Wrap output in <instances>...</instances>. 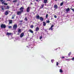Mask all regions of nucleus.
<instances>
[{
  "mask_svg": "<svg viewBox=\"0 0 74 74\" xmlns=\"http://www.w3.org/2000/svg\"><path fill=\"white\" fill-rule=\"evenodd\" d=\"M17 24H14L13 26V29L14 30H16L17 28Z\"/></svg>",
  "mask_w": 74,
  "mask_h": 74,
  "instance_id": "1",
  "label": "nucleus"
},
{
  "mask_svg": "<svg viewBox=\"0 0 74 74\" xmlns=\"http://www.w3.org/2000/svg\"><path fill=\"white\" fill-rule=\"evenodd\" d=\"M1 28H3V29H5L6 27V26L4 24H1Z\"/></svg>",
  "mask_w": 74,
  "mask_h": 74,
  "instance_id": "2",
  "label": "nucleus"
},
{
  "mask_svg": "<svg viewBox=\"0 0 74 74\" xmlns=\"http://www.w3.org/2000/svg\"><path fill=\"white\" fill-rule=\"evenodd\" d=\"M23 10H22V11H18L17 12V15H21L22 12H23Z\"/></svg>",
  "mask_w": 74,
  "mask_h": 74,
  "instance_id": "3",
  "label": "nucleus"
},
{
  "mask_svg": "<svg viewBox=\"0 0 74 74\" xmlns=\"http://www.w3.org/2000/svg\"><path fill=\"white\" fill-rule=\"evenodd\" d=\"M30 7H28L27 8V11L28 12H29V11H30Z\"/></svg>",
  "mask_w": 74,
  "mask_h": 74,
  "instance_id": "4",
  "label": "nucleus"
},
{
  "mask_svg": "<svg viewBox=\"0 0 74 74\" xmlns=\"http://www.w3.org/2000/svg\"><path fill=\"white\" fill-rule=\"evenodd\" d=\"M20 10L22 12V11H23L22 12H23V7H21L20 9Z\"/></svg>",
  "mask_w": 74,
  "mask_h": 74,
  "instance_id": "5",
  "label": "nucleus"
},
{
  "mask_svg": "<svg viewBox=\"0 0 74 74\" xmlns=\"http://www.w3.org/2000/svg\"><path fill=\"white\" fill-rule=\"evenodd\" d=\"M39 18L41 21H44V18L42 17H40Z\"/></svg>",
  "mask_w": 74,
  "mask_h": 74,
  "instance_id": "6",
  "label": "nucleus"
},
{
  "mask_svg": "<svg viewBox=\"0 0 74 74\" xmlns=\"http://www.w3.org/2000/svg\"><path fill=\"white\" fill-rule=\"evenodd\" d=\"M12 33H8V32H7L6 33V35H7L8 36H11V35Z\"/></svg>",
  "mask_w": 74,
  "mask_h": 74,
  "instance_id": "7",
  "label": "nucleus"
},
{
  "mask_svg": "<svg viewBox=\"0 0 74 74\" xmlns=\"http://www.w3.org/2000/svg\"><path fill=\"white\" fill-rule=\"evenodd\" d=\"M58 6H57V5H54V8L55 9H57V8H58Z\"/></svg>",
  "mask_w": 74,
  "mask_h": 74,
  "instance_id": "8",
  "label": "nucleus"
},
{
  "mask_svg": "<svg viewBox=\"0 0 74 74\" xmlns=\"http://www.w3.org/2000/svg\"><path fill=\"white\" fill-rule=\"evenodd\" d=\"M39 29L38 28V27H37L35 29L36 31V32H38V30H39Z\"/></svg>",
  "mask_w": 74,
  "mask_h": 74,
  "instance_id": "9",
  "label": "nucleus"
},
{
  "mask_svg": "<svg viewBox=\"0 0 74 74\" xmlns=\"http://www.w3.org/2000/svg\"><path fill=\"white\" fill-rule=\"evenodd\" d=\"M1 7L2 10H4V8H5V6H1Z\"/></svg>",
  "mask_w": 74,
  "mask_h": 74,
  "instance_id": "10",
  "label": "nucleus"
},
{
  "mask_svg": "<svg viewBox=\"0 0 74 74\" xmlns=\"http://www.w3.org/2000/svg\"><path fill=\"white\" fill-rule=\"evenodd\" d=\"M65 11L66 12H69L70 11V9L69 8H68L67 9H66Z\"/></svg>",
  "mask_w": 74,
  "mask_h": 74,
  "instance_id": "11",
  "label": "nucleus"
},
{
  "mask_svg": "<svg viewBox=\"0 0 74 74\" xmlns=\"http://www.w3.org/2000/svg\"><path fill=\"white\" fill-rule=\"evenodd\" d=\"M43 25L44 26H46V23L44 21L43 22Z\"/></svg>",
  "mask_w": 74,
  "mask_h": 74,
  "instance_id": "12",
  "label": "nucleus"
},
{
  "mask_svg": "<svg viewBox=\"0 0 74 74\" xmlns=\"http://www.w3.org/2000/svg\"><path fill=\"white\" fill-rule=\"evenodd\" d=\"M8 11H6L5 13V14L6 15H8Z\"/></svg>",
  "mask_w": 74,
  "mask_h": 74,
  "instance_id": "13",
  "label": "nucleus"
},
{
  "mask_svg": "<svg viewBox=\"0 0 74 74\" xmlns=\"http://www.w3.org/2000/svg\"><path fill=\"white\" fill-rule=\"evenodd\" d=\"M9 24H11V23H12V20H9Z\"/></svg>",
  "mask_w": 74,
  "mask_h": 74,
  "instance_id": "14",
  "label": "nucleus"
},
{
  "mask_svg": "<svg viewBox=\"0 0 74 74\" xmlns=\"http://www.w3.org/2000/svg\"><path fill=\"white\" fill-rule=\"evenodd\" d=\"M24 35V34H23V33H21V34L20 35V37H23V36Z\"/></svg>",
  "mask_w": 74,
  "mask_h": 74,
  "instance_id": "15",
  "label": "nucleus"
},
{
  "mask_svg": "<svg viewBox=\"0 0 74 74\" xmlns=\"http://www.w3.org/2000/svg\"><path fill=\"white\" fill-rule=\"evenodd\" d=\"M29 32H30V33H33V31H32V30L31 29H29Z\"/></svg>",
  "mask_w": 74,
  "mask_h": 74,
  "instance_id": "16",
  "label": "nucleus"
},
{
  "mask_svg": "<svg viewBox=\"0 0 74 74\" xmlns=\"http://www.w3.org/2000/svg\"><path fill=\"white\" fill-rule=\"evenodd\" d=\"M36 17L37 19H40V16H39V15L37 16H36Z\"/></svg>",
  "mask_w": 74,
  "mask_h": 74,
  "instance_id": "17",
  "label": "nucleus"
},
{
  "mask_svg": "<svg viewBox=\"0 0 74 74\" xmlns=\"http://www.w3.org/2000/svg\"><path fill=\"white\" fill-rule=\"evenodd\" d=\"M18 33H20L21 32V30L20 29H18Z\"/></svg>",
  "mask_w": 74,
  "mask_h": 74,
  "instance_id": "18",
  "label": "nucleus"
},
{
  "mask_svg": "<svg viewBox=\"0 0 74 74\" xmlns=\"http://www.w3.org/2000/svg\"><path fill=\"white\" fill-rule=\"evenodd\" d=\"M44 7V4L41 5V6L40 7V8H42Z\"/></svg>",
  "mask_w": 74,
  "mask_h": 74,
  "instance_id": "19",
  "label": "nucleus"
},
{
  "mask_svg": "<svg viewBox=\"0 0 74 74\" xmlns=\"http://www.w3.org/2000/svg\"><path fill=\"white\" fill-rule=\"evenodd\" d=\"M47 0H44V3H47Z\"/></svg>",
  "mask_w": 74,
  "mask_h": 74,
  "instance_id": "20",
  "label": "nucleus"
},
{
  "mask_svg": "<svg viewBox=\"0 0 74 74\" xmlns=\"http://www.w3.org/2000/svg\"><path fill=\"white\" fill-rule=\"evenodd\" d=\"M60 73H63V70L62 69H60Z\"/></svg>",
  "mask_w": 74,
  "mask_h": 74,
  "instance_id": "21",
  "label": "nucleus"
},
{
  "mask_svg": "<svg viewBox=\"0 0 74 74\" xmlns=\"http://www.w3.org/2000/svg\"><path fill=\"white\" fill-rule=\"evenodd\" d=\"M66 60H67V61H70V60H71L70 59H66Z\"/></svg>",
  "mask_w": 74,
  "mask_h": 74,
  "instance_id": "22",
  "label": "nucleus"
},
{
  "mask_svg": "<svg viewBox=\"0 0 74 74\" xmlns=\"http://www.w3.org/2000/svg\"><path fill=\"white\" fill-rule=\"evenodd\" d=\"M53 28L50 27V28L49 29V30H53Z\"/></svg>",
  "mask_w": 74,
  "mask_h": 74,
  "instance_id": "23",
  "label": "nucleus"
},
{
  "mask_svg": "<svg viewBox=\"0 0 74 74\" xmlns=\"http://www.w3.org/2000/svg\"><path fill=\"white\" fill-rule=\"evenodd\" d=\"M50 22V21H49V20H47V21H46V23H49Z\"/></svg>",
  "mask_w": 74,
  "mask_h": 74,
  "instance_id": "24",
  "label": "nucleus"
},
{
  "mask_svg": "<svg viewBox=\"0 0 74 74\" xmlns=\"http://www.w3.org/2000/svg\"><path fill=\"white\" fill-rule=\"evenodd\" d=\"M63 2H62L60 3V6H62L63 5Z\"/></svg>",
  "mask_w": 74,
  "mask_h": 74,
  "instance_id": "25",
  "label": "nucleus"
},
{
  "mask_svg": "<svg viewBox=\"0 0 74 74\" xmlns=\"http://www.w3.org/2000/svg\"><path fill=\"white\" fill-rule=\"evenodd\" d=\"M12 27L11 26H8V28L9 29H11V28H12Z\"/></svg>",
  "mask_w": 74,
  "mask_h": 74,
  "instance_id": "26",
  "label": "nucleus"
},
{
  "mask_svg": "<svg viewBox=\"0 0 74 74\" xmlns=\"http://www.w3.org/2000/svg\"><path fill=\"white\" fill-rule=\"evenodd\" d=\"M33 25H31V26H30V27L32 29H33Z\"/></svg>",
  "mask_w": 74,
  "mask_h": 74,
  "instance_id": "27",
  "label": "nucleus"
},
{
  "mask_svg": "<svg viewBox=\"0 0 74 74\" xmlns=\"http://www.w3.org/2000/svg\"><path fill=\"white\" fill-rule=\"evenodd\" d=\"M60 58L61 59H64V58L65 57L64 56H62V57H61Z\"/></svg>",
  "mask_w": 74,
  "mask_h": 74,
  "instance_id": "28",
  "label": "nucleus"
},
{
  "mask_svg": "<svg viewBox=\"0 0 74 74\" xmlns=\"http://www.w3.org/2000/svg\"><path fill=\"white\" fill-rule=\"evenodd\" d=\"M71 52H69L68 54L69 56H70V55H71Z\"/></svg>",
  "mask_w": 74,
  "mask_h": 74,
  "instance_id": "29",
  "label": "nucleus"
},
{
  "mask_svg": "<svg viewBox=\"0 0 74 74\" xmlns=\"http://www.w3.org/2000/svg\"><path fill=\"white\" fill-rule=\"evenodd\" d=\"M56 64L57 66H58V65L59 64V63H58V62H57Z\"/></svg>",
  "mask_w": 74,
  "mask_h": 74,
  "instance_id": "30",
  "label": "nucleus"
},
{
  "mask_svg": "<svg viewBox=\"0 0 74 74\" xmlns=\"http://www.w3.org/2000/svg\"><path fill=\"white\" fill-rule=\"evenodd\" d=\"M25 21H27V18H26V17L25 18Z\"/></svg>",
  "mask_w": 74,
  "mask_h": 74,
  "instance_id": "31",
  "label": "nucleus"
},
{
  "mask_svg": "<svg viewBox=\"0 0 74 74\" xmlns=\"http://www.w3.org/2000/svg\"><path fill=\"white\" fill-rule=\"evenodd\" d=\"M42 36H40V40H41V39H42Z\"/></svg>",
  "mask_w": 74,
  "mask_h": 74,
  "instance_id": "32",
  "label": "nucleus"
},
{
  "mask_svg": "<svg viewBox=\"0 0 74 74\" xmlns=\"http://www.w3.org/2000/svg\"><path fill=\"white\" fill-rule=\"evenodd\" d=\"M17 1V0H15V1H13V3H15V2H16Z\"/></svg>",
  "mask_w": 74,
  "mask_h": 74,
  "instance_id": "33",
  "label": "nucleus"
},
{
  "mask_svg": "<svg viewBox=\"0 0 74 74\" xmlns=\"http://www.w3.org/2000/svg\"><path fill=\"white\" fill-rule=\"evenodd\" d=\"M71 60H73V61H74V57L71 58Z\"/></svg>",
  "mask_w": 74,
  "mask_h": 74,
  "instance_id": "34",
  "label": "nucleus"
},
{
  "mask_svg": "<svg viewBox=\"0 0 74 74\" xmlns=\"http://www.w3.org/2000/svg\"><path fill=\"white\" fill-rule=\"evenodd\" d=\"M48 14H47L46 15V18H48Z\"/></svg>",
  "mask_w": 74,
  "mask_h": 74,
  "instance_id": "35",
  "label": "nucleus"
},
{
  "mask_svg": "<svg viewBox=\"0 0 74 74\" xmlns=\"http://www.w3.org/2000/svg\"><path fill=\"white\" fill-rule=\"evenodd\" d=\"M53 62H54V60H51V62H52V63H53Z\"/></svg>",
  "mask_w": 74,
  "mask_h": 74,
  "instance_id": "36",
  "label": "nucleus"
},
{
  "mask_svg": "<svg viewBox=\"0 0 74 74\" xmlns=\"http://www.w3.org/2000/svg\"><path fill=\"white\" fill-rule=\"evenodd\" d=\"M54 17L55 18H57V16H56V15H54Z\"/></svg>",
  "mask_w": 74,
  "mask_h": 74,
  "instance_id": "37",
  "label": "nucleus"
},
{
  "mask_svg": "<svg viewBox=\"0 0 74 74\" xmlns=\"http://www.w3.org/2000/svg\"><path fill=\"white\" fill-rule=\"evenodd\" d=\"M4 3H5V1H3V2H2V4H4Z\"/></svg>",
  "mask_w": 74,
  "mask_h": 74,
  "instance_id": "38",
  "label": "nucleus"
},
{
  "mask_svg": "<svg viewBox=\"0 0 74 74\" xmlns=\"http://www.w3.org/2000/svg\"><path fill=\"white\" fill-rule=\"evenodd\" d=\"M53 26H54L53 25H52L51 27V28H52V27H53Z\"/></svg>",
  "mask_w": 74,
  "mask_h": 74,
  "instance_id": "39",
  "label": "nucleus"
},
{
  "mask_svg": "<svg viewBox=\"0 0 74 74\" xmlns=\"http://www.w3.org/2000/svg\"><path fill=\"white\" fill-rule=\"evenodd\" d=\"M7 8H8H8H10V7H9V6H7Z\"/></svg>",
  "mask_w": 74,
  "mask_h": 74,
  "instance_id": "40",
  "label": "nucleus"
},
{
  "mask_svg": "<svg viewBox=\"0 0 74 74\" xmlns=\"http://www.w3.org/2000/svg\"><path fill=\"white\" fill-rule=\"evenodd\" d=\"M71 10L73 11V12H74V9H72Z\"/></svg>",
  "mask_w": 74,
  "mask_h": 74,
  "instance_id": "41",
  "label": "nucleus"
},
{
  "mask_svg": "<svg viewBox=\"0 0 74 74\" xmlns=\"http://www.w3.org/2000/svg\"><path fill=\"white\" fill-rule=\"evenodd\" d=\"M9 40H11V39H12V37H11V38H10V37H9Z\"/></svg>",
  "mask_w": 74,
  "mask_h": 74,
  "instance_id": "42",
  "label": "nucleus"
},
{
  "mask_svg": "<svg viewBox=\"0 0 74 74\" xmlns=\"http://www.w3.org/2000/svg\"><path fill=\"white\" fill-rule=\"evenodd\" d=\"M4 5H7V3H4Z\"/></svg>",
  "mask_w": 74,
  "mask_h": 74,
  "instance_id": "43",
  "label": "nucleus"
},
{
  "mask_svg": "<svg viewBox=\"0 0 74 74\" xmlns=\"http://www.w3.org/2000/svg\"><path fill=\"white\" fill-rule=\"evenodd\" d=\"M44 30H45V31L46 32H48L47 30V29H44Z\"/></svg>",
  "mask_w": 74,
  "mask_h": 74,
  "instance_id": "44",
  "label": "nucleus"
},
{
  "mask_svg": "<svg viewBox=\"0 0 74 74\" xmlns=\"http://www.w3.org/2000/svg\"><path fill=\"white\" fill-rule=\"evenodd\" d=\"M1 1H3V0H0Z\"/></svg>",
  "mask_w": 74,
  "mask_h": 74,
  "instance_id": "45",
  "label": "nucleus"
},
{
  "mask_svg": "<svg viewBox=\"0 0 74 74\" xmlns=\"http://www.w3.org/2000/svg\"><path fill=\"white\" fill-rule=\"evenodd\" d=\"M12 19H14V17H12Z\"/></svg>",
  "mask_w": 74,
  "mask_h": 74,
  "instance_id": "46",
  "label": "nucleus"
},
{
  "mask_svg": "<svg viewBox=\"0 0 74 74\" xmlns=\"http://www.w3.org/2000/svg\"><path fill=\"white\" fill-rule=\"evenodd\" d=\"M11 0H7V1H10Z\"/></svg>",
  "mask_w": 74,
  "mask_h": 74,
  "instance_id": "47",
  "label": "nucleus"
},
{
  "mask_svg": "<svg viewBox=\"0 0 74 74\" xmlns=\"http://www.w3.org/2000/svg\"><path fill=\"white\" fill-rule=\"evenodd\" d=\"M36 1H38V0H36Z\"/></svg>",
  "mask_w": 74,
  "mask_h": 74,
  "instance_id": "48",
  "label": "nucleus"
},
{
  "mask_svg": "<svg viewBox=\"0 0 74 74\" xmlns=\"http://www.w3.org/2000/svg\"><path fill=\"white\" fill-rule=\"evenodd\" d=\"M27 47H28V48H29V47H28V46H27Z\"/></svg>",
  "mask_w": 74,
  "mask_h": 74,
  "instance_id": "49",
  "label": "nucleus"
},
{
  "mask_svg": "<svg viewBox=\"0 0 74 74\" xmlns=\"http://www.w3.org/2000/svg\"><path fill=\"white\" fill-rule=\"evenodd\" d=\"M31 4H33V3H31Z\"/></svg>",
  "mask_w": 74,
  "mask_h": 74,
  "instance_id": "50",
  "label": "nucleus"
},
{
  "mask_svg": "<svg viewBox=\"0 0 74 74\" xmlns=\"http://www.w3.org/2000/svg\"><path fill=\"white\" fill-rule=\"evenodd\" d=\"M55 0V1H57V0Z\"/></svg>",
  "mask_w": 74,
  "mask_h": 74,
  "instance_id": "51",
  "label": "nucleus"
},
{
  "mask_svg": "<svg viewBox=\"0 0 74 74\" xmlns=\"http://www.w3.org/2000/svg\"><path fill=\"white\" fill-rule=\"evenodd\" d=\"M66 58H67V57H66Z\"/></svg>",
  "mask_w": 74,
  "mask_h": 74,
  "instance_id": "52",
  "label": "nucleus"
},
{
  "mask_svg": "<svg viewBox=\"0 0 74 74\" xmlns=\"http://www.w3.org/2000/svg\"><path fill=\"white\" fill-rule=\"evenodd\" d=\"M1 19V18H0V19Z\"/></svg>",
  "mask_w": 74,
  "mask_h": 74,
  "instance_id": "53",
  "label": "nucleus"
},
{
  "mask_svg": "<svg viewBox=\"0 0 74 74\" xmlns=\"http://www.w3.org/2000/svg\"><path fill=\"white\" fill-rule=\"evenodd\" d=\"M7 9V8H6V9Z\"/></svg>",
  "mask_w": 74,
  "mask_h": 74,
  "instance_id": "54",
  "label": "nucleus"
}]
</instances>
